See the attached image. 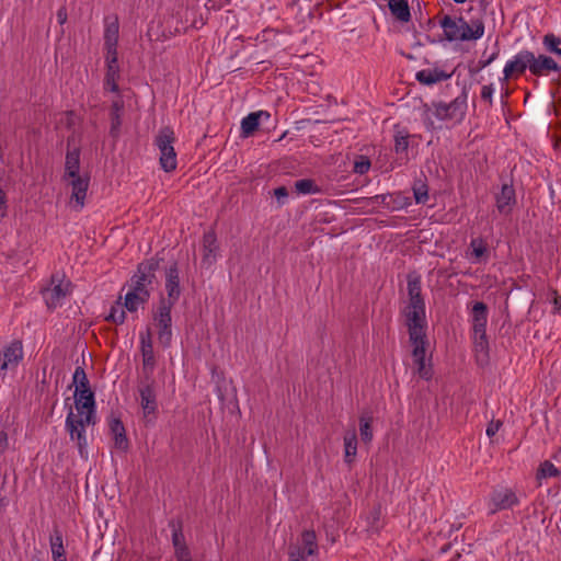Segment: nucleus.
<instances>
[{"instance_id":"nucleus-1","label":"nucleus","mask_w":561,"mask_h":561,"mask_svg":"<svg viewBox=\"0 0 561 561\" xmlns=\"http://www.w3.org/2000/svg\"><path fill=\"white\" fill-rule=\"evenodd\" d=\"M422 286L419 276H408L409 301L403 310L409 340L412 344L413 373L423 380H431L434 375L431 357H426V320L425 302L421 295Z\"/></svg>"},{"instance_id":"nucleus-2","label":"nucleus","mask_w":561,"mask_h":561,"mask_svg":"<svg viewBox=\"0 0 561 561\" xmlns=\"http://www.w3.org/2000/svg\"><path fill=\"white\" fill-rule=\"evenodd\" d=\"M440 26L449 42L477 41L484 34V23L480 19L471 20L468 23L463 18L445 15L440 20Z\"/></svg>"},{"instance_id":"nucleus-3","label":"nucleus","mask_w":561,"mask_h":561,"mask_svg":"<svg viewBox=\"0 0 561 561\" xmlns=\"http://www.w3.org/2000/svg\"><path fill=\"white\" fill-rule=\"evenodd\" d=\"M139 404L146 424H153L158 414L157 383L153 377H142L137 385Z\"/></svg>"},{"instance_id":"nucleus-4","label":"nucleus","mask_w":561,"mask_h":561,"mask_svg":"<svg viewBox=\"0 0 561 561\" xmlns=\"http://www.w3.org/2000/svg\"><path fill=\"white\" fill-rule=\"evenodd\" d=\"M175 139V134L169 126L162 127L154 138V146L159 150L160 167L165 172H172L178 167L176 152L174 150Z\"/></svg>"},{"instance_id":"nucleus-5","label":"nucleus","mask_w":561,"mask_h":561,"mask_svg":"<svg viewBox=\"0 0 561 561\" xmlns=\"http://www.w3.org/2000/svg\"><path fill=\"white\" fill-rule=\"evenodd\" d=\"M94 424L95 423H87L82 415H75L71 408L66 417L65 427L69 434L70 440L77 444L79 454L84 459L89 457L87 427Z\"/></svg>"},{"instance_id":"nucleus-6","label":"nucleus","mask_w":561,"mask_h":561,"mask_svg":"<svg viewBox=\"0 0 561 561\" xmlns=\"http://www.w3.org/2000/svg\"><path fill=\"white\" fill-rule=\"evenodd\" d=\"M71 293V283L64 275H51L50 283L42 290L43 298L49 309H56L65 304Z\"/></svg>"},{"instance_id":"nucleus-7","label":"nucleus","mask_w":561,"mask_h":561,"mask_svg":"<svg viewBox=\"0 0 561 561\" xmlns=\"http://www.w3.org/2000/svg\"><path fill=\"white\" fill-rule=\"evenodd\" d=\"M471 322L474 347L478 352L485 353L488 350V307L484 302L477 301L473 304L471 309Z\"/></svg>"},{"instance_id":"nucleus-8","label":"nucleus","mask_w":561,"mask_h":561,"mask_svg":"<svg viewBox=\"0 0 561 561\" xmlns=\"http://www.w3.org/2000/svg\"><path fill=\"white\" fill-rule=\"evenodd\" d=\"M433 114L437 119L460 123L467 112V93L463 91L449 103H433Z\"/></svg>"},{"instance_id":"nucleus-9","label":"nucleus","mask_w":561,"mask_h":561,"mask_svg":"<svg viewBox=\"0 0 561 561\" xmlns=\"http://www.w3.org/2000/svg\"><path fill=\"white\" fill-rule=\"evenodd\" d=\"M157 263L144 262L138 265L137 273L131 277L129 290L137 294L140 299H149L148 285L151 284L153 278V271L157 268Z\"/></svg>"},{"instance_id":"nucleus-10","label":"nucleus","mask_w":561,"mask_h":561,"mask_svg":"<svg viewBox=\"0 0 561 561\" xmlns=\"http://www.w3.org/2000/svg\"><path fill=\"white\" fill-rule=\"evenodd\" d=\"M318 552L317 537L313 530H305L301 534L300 545L289 547L290 561H307Z\"/></svg>"},{"instance_id":"nucleus-11","label":"nucleus","mask_w":561,"mask_h":561,"mask_svg":"<svg viewBox=\"0 0 561 561\" xmlns=\"http://www.w3.org/2000/svg\"><path fill=\"white\" fill-rule=\"evenodd\" d=\"M171 309L172 307L167 305L165 300H162L158 312L154 314V321L158 327V339L163 346H169L172 339Z\"/></svg>"},{"instance_id":"nucleus-12","label":"nucleus","mask_w":561,"mask_h":561,"mask_svg":"<svg viewBox=\"0 0 561 561\" xmlns=\"http://www.w3.org/2000/svg\"><path fill=\"white\" fill-rule=\"evenodd\" d=\"M73 397L77 411L75 415L84 416L87 423H96L94 393L91 390H81L75 392Z\"/></svg>"},{"instance_id":"nucleus-13","label":"nucleus","mask_w":561,"mask_h":561,"mask_svg":"<svg viewBox=\"0 0 561 561\" xmlns=\"http://www.w3.org/2000/svg\"><path fill=\"white\" fill-rule=\"evenodd\" d=\"M71 187L69 205L76 211H80L85 204L90 179L87 175L66 180Z\"/></svg>"},{"instance_id":"nucleus-14","label":"nucleus","mask_w":561,"mask_h":561,"mask_svg":"<svg viewBox=\"0 0 561 561\" xmlns=\"http://www.w3.org/2000/svg\"><path fill=\"white\" fill-rule=\"evenodd\" d=\"M23 358V347L20 341H13L0 351V376L7 370L15 369Z\"/></svg>"},{"instance_id":"nucleus-15","label":"nucleus","mask_w":561,"mask_h":561,"mask_svg":"<svg viewBox=\"0 0 561 561\" xmlns=\"http://www.w3.org/2000/svg\"><path fill=\"white\" fill-rule=\"evenodd\" d=\"M490 503L492 505V513L510 510L518 505L519 500L516 493L508 488H496L490 495Z\"/></svg>"},{"instance_id":"nucleus-16","label":"nucleus","mask_w":561,"mask_h":561,"mask_svg":"<svg viewBox=\"0 0 561 561\" xmlns=\"http://www.w3.org/2000/svg\"><path fill=\"white\" fill-rule=\"evenodd\" d=\"M140 351L142 356V377H153L156 357L150 330L140 333Z\"/></svg>"},{"instance_id":"nucleus-17","label":"nucleus","mask_w":561,"mask_h":561,"mask_svg":"<svg viewBox=\"0 0 561 561\" xmlns=\"http://www.w3.org/2000/svg\"><path fill=\"white\" fill-rule=\"evenodd\" d=\"M530 58H533V51L522 50L514 56L512 60H508L503 69L502 82H506L514 75H522L530 66Z\"/></svg>"},{"instance_id":"nucleus-18","label":"nucleus","mask_w":561,"mask_h":561,"mask_svg":"<svg viewBox=\"0 0 561 561\" xmlns=\"http://www.w3.org/2000/svg\"><path fill=\"white\" fill-rule=\"evenodd\" d=\"M561 68L558 62L550 56L539 55L535 56L533 53V58H530L529 71L534 76H547L549 72H560Z\"/></svg>"},{"instance_id":"nucleus-19","label":"nucleus","mask_w":561,"mask_h":561,"mask_svg":"<svg viewBox=\"0 0 561 561\" xmlns=\"http://www.w3.org/2000/svg\"><path fill=\"white\" fill-rule=\"evenodd\" d=\"M496 209L502 215H510L516 205V194L513 185L503 184L500 193L495 195Z\"/></svg>"},{"instance_id":"nucleus-20","label":"nucleus","mask_w":561,"mask_h":561,"mask_svg":"<svg viewBox=\"0 0 561 561\" xmlns=\"http://www.w3.org/2000/svg\"><path fill=\"white\" fill-rule=\"evenodd\" d=\"M165 289L168 293V300L165 301V304L173 307V305L178 301L181 294L179 270L176 264H173L167 271Z\"/></svg>"},{"instance_id":"nucleus-21","label":"nucleus","mask_w":561,"mask_h":561,"mask_svg":"<svg viewBox=\"0 0 561 561\" xmlns=\"http://www.w3.org/2000/svg\"><path fill=\"white\" fill-rule=\"evenodd\" d=\"M172 545L174 548V556L176 559H192L190 549L187 548L185 537L182 531L181 524L172 522Z\"/></svg>"},{"instance_id":"nucleus-22","label":"nucleus","mask_w":561,"mask_h":561,"mask_svg":"<svg viewBox=\"0 0 561 561\" xmlns=\"http://www.w3.org/2000/svg\"><path fill=\"white\" fill-rule=\"evenodd\" d=\"M218 244L214 232H206L203 237V265L211 266L217 256Z\"/></svg>"},{"instance_id":"nucleus-23","label":"nucleus","mask_w":561,"mask_h":561,"mask_svg":"<svg viewBox=\"0 0 561 561\" xmlns=\"http://www.w3.org/2000/svg\"><path fill=\"white\" fill-rule=\"evenodd\" d=\"M450 76V73L438 68H427L417 71L415 78L422 84L432 85L449 79Z\"/></svg>"},{"instance_id":"nucleus-24","label":"nucleus","mask_w":561,"mask_h":561,"mask_svg":"<svg viewBox=\"0 0 561 561\" xmlns=\"http://www.w3.org/2000/svg\"><path fill=\"white\" fill-rule=\"evenodd\" d=\"M262 116H265L266 118H268L270 114L265 111H259V112L250 113L249 115H247L245 117L242 118L241 134L243 137L251 136L259 128L260 118Z\"/></svg>"},{"instance_id":"nucleus-25","label":"nucleus","mask_w":561,"mask_h":561,"mask_svg":"<svg viewBox=\"0 0 561 561\" xmlns=\"http://www.w3.org/2000/svg\"><path fill=\"white\" fill-rule=\"evenodd\" d=\"M110 428L114 437V446L121 450H127L128 439L126 437L124 424L119 419H112Z\"/></svg>"},{"instance_id":"nucleus-26","label":"nucleus","mask_w":561,"mask_h":561,"mask_svg":"<svg viewBox=\"0 0 561 561\" xmlns=\"http://www.w3.org/2000/svg\"><path fill=\"white\" fill-rule=\"evenodd\" d=\"M80 169V152L78 149H73L71 151H68L66 154V161H65V175L64 179H72L81 176L79 174Z\"/></svg>"},{"instance_id":"nucleus-27","label":"nucleus","mask_w":561,"mask_h":561,"mask_svg":"<svg viewBox=\"0 0 561 561\" xmlns=\"http://www.w3.org/2000/svg\"><path fill=\"white\" fill-rule=\"evenodd\" d=\"M344 442V460L351 465L357 455V436L354 428L348 430L343 437Z\"/></svg>"},{"instance_id":"nucleus-28","label":"nucleus","mask_w":561,"mask_h":561,"mask_svg":"<svg viewBox=\"0 0 561 561\" xmlns=\"http://www.w3.org/2000/svg\"><path fill=\"white\" fill-rule=\"evenodd\" d=\"M391 14L401 22H408L411 18L410 8L405 0H387Z\"/></svg>"},{"instance_id":"nucleus-29","label":"nucleus","mask_w":561,"mask_h":561,"mask_svg":"<svg viewBox=\"0 0 561 561\" xmlns=\"http://www.w3.org/2000/svg\"><path fill=\"white\" fill-rule=\"evenodd\" d=\"M373 421L374 417L370 412H363L359 416V435L364 443H370L373 440Z\"/></svg>"},{"instance_id":"nucleus-30","label":"nucleus","mask_w":561,"mask_h":561,"mask_svg":"<svg viewBox=\"0 0 561 561\" xmlns=\"http://www.w3.org/2000/svg\"><path fill=\"white\" fill-rule=\"evenodd\" d=\"M123 101L122 100H115L112 103L111 107V134L113 136H117L119 133V128L122 125V112H123Z\"/></svg>"},{"instance_id":"nucleus-31","label":"nucleus","mask_w":561,"mask_h":561,"mask_svg":"<svg viewBox=\"0 0 561 561\" xmlns=\"http://www.w3.org/2000/svg\"><path fill=\"white\" fill-rule=\"evenodd\" d=\"M118 21L117 19H106L104 28V45H117L118 43Z\"/></svg>"},{"instance_id":"nucleus-32","label":"nucleus","mask_w":561,"mask_h":561,"mask_svg":"<svg viewBox=\"0 0 561 561\" xmlns=\"http://www.w3.org/2000/svg\"><path fill=\"white\" fill-rule=\"evenodd\" d=\"M119 78V66L118 65H106V75L104 81V88L111 92H117L118 85L117 80Z\"/></svg>"},{"instance_id":"nucleus-33","label":"nucleus","mask_w":561,"mask_h":561,"mask_svg":"<svg viewBox=\"0 0 561 561\" xmlns=\"http://www.w3.org/2000/svg\"><path fill=\"white\" fill-rule=\"evenodd\" d=\"M295 190L299 195L319 194L321 192V188L311 179L296 181Z\"/></svg>"},{"instance_id":"nucleus-34","label":"nucleus","mask_w":561,"mask_h":561,"mask_svg":"<svg viewBox=\"0 0 561 561\" xmlns=\"http://www.w3.org/2000/svg\"><path fill=\"white\" fill-rule=\"evenodd\" d=\"M559 476L560 470L552 462L546 460L540 465L536 474V479L539 482V485H541L542 479L557 478Z\"/></svg>"},{"instance_id":"nucleus-35","label":"nucleus","mask_w":561,"mask_h":561,"mask_svg":"<svg viewBox=\"0 0 561 561\" xmlns=\"http://www.w3.org/2000/svg\"><path fill=\"white\" fill-rule=\"evenodd\" d=\"M72 380H73V383L76 385L75 392H81V390H91L89 379H88L87 374L82 367L78 366L75 369Z\"/></svg>"},{"instance_id":"nucleus-36","label":"nucleus","mask_w":561,"mask_h":561,"mask_svg":"<svg viewBox=\"0 0 561 561\" xmlns=\"http://www.w3.org/2000/svg\"><path fill=\"white\" fill-rule=\"evenodd\" d=\"M412 190L417 204H425L428 201L427 184L423 180H416Z\"/></svg>"},{"instance_id":"nucleus-37","label":"nucleus","mask_w":561,"mask_h":561,"mask_svg":"<svg viewBox=\"0 0 561 561\" xmlns=\"http://www.w3.org/2000/svg\"><path fill=\"white\" fill-rule=\"evenodd\" d=\"M542 44L548 51L561 56V37L552 33L546 34Z\"/></svg>"},{"instance_id":"nucleus-38","label":"nucleus","mask_w":561,"mask_h":561,"mask_svg":"<svg viewBox=\"0 0 561 561\" xmlns=\"http://www.w3.org/2000/svg\"><path fill=\"white\" fill-rule=\"evenodd\" d=\"M148 299H140L138 295L128 290L125 295L124 306L128 311H136L140 305H144Z\"/></svg>"},{"instance_id":"nucleus-39","label":"nucleus","mask_w":561,"mask_h":561,"mask_svg":"<svg viewBox=\"0 0 561 561\" xmlns=\"http://www.w3.org/2000/svg\"><path fill=\"white\" fill-rule=\"evenodd\" d=\"M409 148V135L403 131H397L394 135V150L397 153L407 152Z\"/></svg>"},{"instance_id":"nucleus-40","label":"nucleus","mask_w":561,"mask_h":561,"mask_svg":"<svg viewBox=\"0 0 561 561\" xmlns=\"http://www.w3.org/2000/svg\"><path fill=\"white\" fill-rule=\"evenodd\" d=\"M471 255L480 260L486 252V245L482 239H472L470 242Z\"/></svg>"},{"instance_id":"nucleus-41","label":"nucleus","mask_w":561,"mask_h":561,"mask_svg":"<svg viewBox=\"0 0 561 561\" xmlns=\"http://www.w3.org/2000/svg\"><path fill=\"white\" fill-rule=\"evenodd\" d=\"M370 169V161L367 157L365 156H360L355 162H354V167H353V171L354 173L356 174H365L369 171Z\"/></svg>"},{"instance_id":"nucleus-42","label":"nucleus","mask_w":561,"mask_h":561,"mask_svg":"<svg viewBox=\"0 0 561 561\" xmlns=\"http://www.w3.org/2000/svg\"><path fill=\"white\" fill-rule=\"evenodd\" d=\"M106 319L116 324H122L125 321L124 308L121 306L112 307L111 312Z\"/></svg>"},{"instance_id":"nucleus-43","label":"nucleus","mask_w":561,"mask_h":561,"mask_svg":"<svg viewBox=\"0 0 561 561\" xmlns=\"http://www.w3.org/2000/svg\"><path fill=\"white\" fill-rule=\"evenodd\" d=\"M104 48L106 50V65H118L117 45H104Z\"/></svg>"},{"instance_id":"nucleus-44","label":"nucleus","mask_w":561,"mask_h":561,"mask_svg":"<svg viewBox=\"0 0 561 561\" xmlns=\"http://www.w3.org/2000/svg\"><path fill=\"white\" fill-rule=\"evenodd\" d=\"M50 549L57 548V547H64V539L60 530L55 529L53 534L50 535L49 539Z\"/></svg>"},{"instance_id":"nucleus-45","label":"nucleus","mask_w":561,"mask_h":561,"mask_svg":"<svg viewBox=\"0 0 561 561\" xmlns=\"http://www.w3.org/2000/svg\"><path fill=\"white\" fill-rule=\"evenodd\" d=\"M494 88L492 84L483 85L481 89V99L492 105Z\"/></svg>"},{"instance_id":"nucleus-46","label":"nucleus","mask_w":561,"mask_h":561,"mask_svg":"<svg viewBox=\"0 0 561 561\" xmlns=\"http://www.w3.org/2000/svg\"><path fill=\"white\" fill-rule=\"evenodd\" d=\"M50 550L53 561H67L65 547H57Z\"/></svg>"},{"instance_id":"nucleus-47","label":"nucleus","mask_w":561,"mask_h":561,"mask_svg":"<svg viewBox=\"0 0 561 561\" xmlns=\"http://www.w3.org/2000/svg\"><path fill=\"white\" fill-rule=\"evenodd\" d=\"M499 53H500V49H499V47H496L495 50L489 57H486L485 59H480L479 68L483 69V68L488 67L489 65H491L497 58Z\"/></svg>"},{"instance_id":"nucleus-48","label":"nucleus","mask_w":561,"mask_h":561,"mask_svg":"<svg viewBox=\"0 0 561 561\" xmlns=\"http://www.w3.org/2000/svg\"><path fill=\"white\" fill-rule=\"evenodd\" d=\"M502 426V422L501 421H491L488 426H486V435L489 437H493L500 430V427Z\"/></svg>"},{"instance_id":"nucleus-49","label":"nucleus","mask_w":561,"mask_h":561,"mask_svg":"<svg viewBox=\"0 0 561 561\" xmlns=\"http://www.w3.org/2000/svg\"><path fill=\"white\" fill-rule=\"evenodd\" d=\"M274 196L277 198V201L280 203V204H284L285 203V199L287 198L288 196V191L285 186H279V187H276L274 190Z\"/></svg>"},{"instance_id":"nucleus-50","label":"nucleus","mask_w":561,"mask_h":561,"mask_svg":"<svg viewBox=\"0 0 561 561\" xmlns=\"http://www.w3.org/2000/svg\"><path fill=\"white\" fill-rule=\"evenodd\" d=\"M7 216V195L3 190L0 188V219Z\"/></svg>"},{"instance_id":"nucleus-51","label":"nucleus","mask_w":561,"mask_h":561,"mask_svg":"<svg viewBox=\"0 0 561 561\" xmlns=\"http://www.w3.org/2000/svg\"><path fill=\"white\" fill-rule=\"evenodd\" d=\"M9 446L8 434L4 431H0V454H3Z\"/></svg>"},{"instance_id":"nucleus-52","label":"nucleus","mask_w":561,"mask_h":561,"mask_svg":"<svg viewBox=\"0 0 561 561\" xmlns=\"http://www.w3.org/2000/svg\"><path fill=\"white\" fill-rule=\"evenodd\" d=\"M57 20H58L59 24H64L66 22L67 13H66L65 9L58 10V12H57Z\"/></svg>"},{"instance_id":"nucleus-53","label":"nucleus","mask_w":561,"mask_h":561,"mask_svg":"<svg viewBox=\"0 0 561 561\" xmlns=\"http://www.w3.org/2000/svg\"><path fill=\"white\" fill-rule=\"evenodd\" d=\"M553 302H554V306H556L558 309H561V300H560V298H559V297H556Z\"/></svg>"},{"instance_id":"nucleus-54","label":"nucleus","mask_w":561,"mask_h":561,"mask_svg":"<svg viewBox=\"0 0 561 561\" xmlns=\"http://www.w3.org/2000/svg\"><path fill=\"white\" fill-rule=\"evenodd\" d=\"M378 198H381V199H382V202H385L386 196H385V195H376V196H375V199H378Z\"/></svg>"},{"instance_id":"nucleus-55","label":"nucleus","mask_w":561,"mask_h":561,"mask_svg":"<svg viewBox=\"0 0 561 561\" xmlns=\"http://www.w3.org/2000/svg\"><path fill=\"white\" fill-rule=\"evenodd\" d=\"M456 3H463L466 2L467 0H454Z\"/></svg>"},{"instance_id":"nucleus-56","label":"nucleus","mask_w":561,"mask_h":561,"mask_svg":"<svg viewBox=\"0 0 561 561\" xmlns=\"http://www.w3.org/2000/svg\"><path fill=\"white\" fill-rule=\"evenodd\" d=\"M192 559H176V561H191Z\"/></svg>"}]
</instances>
